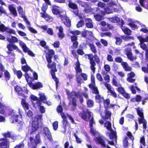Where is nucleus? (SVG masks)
<instances>
[{"label":"nucleus","instance_id":"obj_1","mask_svg":"<svg viewBox=\"0 0 148 148\" xmlns=\"http://www.w3.org/2000/svg\"><path fill=\"white\" fill-rule=\"evenodd\" d=\"M88 46L90 47V50L94 53V55H93L92 53H91L86 54L85 56H88V58L89 60L90 69L93 73H95L96 70L95 66L96 65V63L97 64H99L100 63V60L99 58L96 54L97 51L96 48L94 44L93 43H89Z\"/></svg>","mask_w":148,"mask_h":148},{"label":"nucleus","instance_id":"obj_2","mask_svg":"<svg viewBox=\"0 0 148 148\" xmlns=\"http://www.w3.org/2000/svg\"><path fill=\"white\" fill-rule=\"evenodd\" d=\"M70 33L73 35L71 36L70 37L71 41L73 43V47L74 49H77L79 45V43L77 41L78 36H77L79 35L82 34V36L86 38L88 33H92V32L84 30L81 32L79 30H75L71 31Z\"/></svg>","mask_w":148,"mask_h":148},{"label":"nucleus","instance_id":"obj_3","mask_svg":"<svg viewBox=\"0 0 148 148\" xmlns=\"http://www.w3.org/2000/svg\"><path fill=\"white\" fill-rule=\"evenodd\" d=\"M42 119V115H37L32 118V130L30 133V134L38 130L39 127V122L41 121Z\"/></svg>","mask_w":148,"mask_h":148},{"label":"nucleus","instance_id":"obj_4","mask_svg":"<svg viewBox=\"0 0 148 148\" xmlns=\"http://www.w3.org/2000/svg\"><path fill=\"white\" fill-rule=\"evenodd\" d=\"M137 114L140 117L138 118L139 123V124H143V129L146 130L147 127V121L144 119V113L143 110L140 107H138L136 108Z\"/></svg>","mask_w":148,"mask_h":148},{"label":"nucleus","instance_id":"obj_5","mask_svg":"<svg viewBox=\"0 0 148 148\" xmlns=\"http://www.w3.org/2000/svg\"><path fill=\"white\" fill-rule=\"evenodd\" d=\"M50 64H48L47 66L49 68H52V69L51 70V73L52 78L56 82V87L57 88L58 86V84L59 83V81L58 78L56 76L55 72L57 71L56 68V64L55 62H53L51 66H50Z\"/></svg>","mask_w":148,"mask_h":148},{"label":"nucleus","instance_id":"obj_6","mask_svg":"<svg viewBox=\"0 0 148 148\" xmlns=\"http://www.w3.org/2000/svg\"><path fill=\"white\" fill-rule=\"evenodd\" d=\"M66 93L68 99L72 98V100L69 103V105H70V104L72 105L73 107L71 108V110L74 111L76 109V106H77V99L74 97L72 98L73 95V91L70 92L69 90H67L66 91Z\"/></svg>","mask_w":148,"mask_h":148},{"label":"nucleus","instance_id":"obj_7","mask_svg":"<svg viewBox=\"0 0 148 148\" xmlns=\"http://www.w3.org/2000/svg\"><path fill=\"white\" fill-rule=\"evenodd\" d=\"M71 54L73 55L74 58L77 59V61L75 63V67L76 73H81L82 71V70L80 68V64L78 60V56L77 55L75 50H73L71 51Z\"/></svg>","mask_w":148,"mask_h":148},{"label":"nucleus","instance_id":"obj_8","mask_svg":"<svg viewBox=\"0 0 148 148\" xmlns=\"http://www.w3.org/2000/svg\"><path fill=\"white\" fill-rule=\"evenodd\" d=\"M79 116L86 121H88L91 117V112L88 110L83 111L79 113Z\"/></svg>","mask_w":148,"mask_h":148},{"label":"nucleus","instance_id":"obj_9","mask_svg":"<svg viewBox=\"0 0 148 148\" xmlns=\"http://www.w3.org/2000/svg\"><path fill=\"white\" fill-rule=\"evenodd\" d=\"M69 4L68 5L69 7L71 9L73 10H77L74 11H73L72 12L76 16H78L79 14V11L78 10V6L77 4L76 3H74L72 2L71 0H69L68 1Z\"/></svg>","mask_w":148,"mask_h":148},{"label":"nucleus","instance_id":"obj_10","mask_svg":"<svg viewBox=\"0 0 148 148\" xmlns=\"http://www.w3.org/2000/svg\"><path fill=\"white\" fill-rule=\"evenodd\" d=\"M16 113V112L12 109H9L8 110L7 116H11V117L12 119H15L12 121V123H13L14 120L16 122H18L17 119L18 115Z\"/></svg>","mask_w":148,"mask_h":148},{"label":"nucleus","instance_id":"obj_11","mask_svg":"<svg viewBox=\"0 0 148 148\" xmlns=\"http://www.w3.org/2000/svg\"><path fill=\"white\" fill-rule=\"evenodd\" d=\"M17 9L19 14L21 16V17L23 18L24 21H25L27 24L30 25V23L28 21L27 18L25 16L23 8L21 6H18Z\"/></svg>","mask_w":148,"mask_h":148},{"label":"nucleus","instance_id":"obj_12","mask_svg":"<svg viewBox=\"0 0 148 148\" xmlns=\"http://www.w3.org/2000/svg\"><path fill=\"white\" fill-rule=\"evenodd\" d=\"M100 24L103 27L102 28L103 31H107L112 29L113 27L109 23H106L104 21H101Z\"/></svg>","mask_w":148,"mask_h":148},{"label":"nucleus","instance_id":"obj_13","mask_svg":"<svg viewBox=\"0 0 148 148\" xmlns=\"http://www.w3.org/2000/svg\"><path fill=\"white\" fill-rule=\"evenodd\" d=\"M27 84L32 89L35 90L43 87V86L42 83L40 82H38L34 84L32 82H29Z\"/></svg>","mask_w":148,"mask_h":148},{"label":"nucleus","instance_id":"obj_14","mask_svg":"<svg viewBox=\"0 0 148 148\" xmlns=\"http://www.w3.org/2000/svg\"><path fill=\"white\" fill-rule=\"evenodd\" d=\"M54 54L55 52L53 49H51L48 51L46 55V59L48 64H49L51 62V59Z\"/></svg>","mask_w":148,"mask_h":148},{"label":"nucleus","instance_id":"obj_15","mask_svg":"<svg viewBox=\"0 0 148 148\" xmlns=\"http://www.w3.org/2000/svg\"><path fill=\"white\" fill-rule=\"evenodd\" d=\"M110 131L111 132L110 133H109V132H106V135L108 136V135L110 139L116 143L117 136L116 132L114 131L113 130Z\"/></svg>","mask_w":148,"mask_h":148},{"label":"nucleus","instance_id":"obj_16","mask_svg":"<svg viewBox=\"0 0 148 148\" xmlns=\"http://www.w3.org/2000/svg\"><path fill=\"white\" fill-rule=\"evenodd\" d=\"M44 133L47 136V138L50 142H52L53 140L52 139L51 134L48 128L47 127H44L43 130Z\"/></svg>","mask_w":148,"mask_h":148},{"label":"nucleus","instance_id":"obj_17","mask_svg":"<svg viewBox=\"0 0 148 148\" xmlns=\"http://www.w3.org/2000/svg\"><path fill=\"white\" fill-rule=\"evenodd\" d=\"M7 48L9 51L7 52V53L9 54L11 53V51L18 49L17 46L14 43H9L7 45Z\"/></svg>","mask_w":148,"mask_h":148},{"label":"nucleus","instance_id":"obj_18","mask_svg":"<svg viewBox=\"0 0 148 148\" xmlns=\"http://www.w3.org/2000/svg\"><path fill=\"white\" fill-rule=\"evenodd\" d=\"M29 139L30 142L32 145H33V143H34L33 142V141H35L36 145L40 143L41 142L40 136L39 133L36 135L35 140L32 137H30Z\"/></svg>","mask_w":148,"mask_h":148},{"label":"nucleus","instance_id":"obj_19","mask_svg":"<svg viewBox=\"0 0 148 148\" xmlns=\"http://www.w3.org/2000/svg\"><path fill=\"white\" fill-rule=\"evenodd\" d=\"M82 95L85 98L87 99L86 101V104L87 106L89 108L92 107L93 106L94 103L93 101L91 99H88V96L87 93L83 92Z\"/></svg>","mask_w":148,"mask_h":148},{"label":"nucleus","instance_id":"obj_20","mask_svg":"<svg viewBox=\"0 0 148 148\" xmlns=\"http://www.w3.org/2000/svg\"><path fill=\"white\" fill-rule=\"evenodd\" d=\"M110 7H105L104 8V11L103 10H100V9L99 8H96V11L97 12L99 11L100 13L103 15H104L106 14V13L107 14H110L111 13L112 10L109 8Z\"/></svg>","mask_w":148,"mask_h":148},{"label":"nucleus","instance_id":"obj_21","mask_svg":"<svg viewBox=\"0 0 148 148\" xmlns=\"http://www.w3.org/2000/svg\"><path fill=\"white\" fill-rule=\"evenodd\" d=\"M14 88L15 90L19 96H22L25 98L26 96L24 95L25 92L22 90V88L18 85H17L14 87Z\"/></svg>","mask_w":148,"mask_h":148},{"label":"nucleus","instance_id":"obj_22","mask_svg":"<svg viewBox=\"0 0 148 148\" xmlns=\"http://www.w3.org/2000/svg\"><path fill=\"white\" fill-rule=\"evenodd\" d=\"M0 69L2 71H4V76L6 80H9L10 78V75L9 72L7 70L5 71L4 67L1 63L0 62Z\"/></svg>","mask_w":148,"mask_h":148},{"label":"nucleus","instance_id":"obj_23","mask_svg":"<svg viewBox=\"0 0 148 148\" xmlns=\"http://www.w3.org/2000/svg\"><path fill=\"white\" fill-rule=\"evenodd\" d=\"M9 144L8 143L6 138H0V148H8L9 147Z\"/></svg>","mask_w":148,"mask_h":148},{"label":"nucleus","instance_id":"obj_24","mask_svg":"<svg viewBox=\"0 0 148 148\" xmlns=\"http://www.w3.org/2000/svg\"><path fill=\"white\" fill-rule=\"evenodd\" d=\"M2 135L4 137L3 138H6V140L8 141L7 138H10L12 140H14L16 138V136L12 134L11 132L9 131L5 132L2 134Z\"/></svg>","mask_w":148,"mask_h":148},{"label":"nucleus","instance_id":"obj_25","mask_svg":"<svg viewBox=\"0 0 148 148\" xmlns=\"http://www.w3.org/2000/svg\"><path fill=\"white\" fill-rule=\"evenodd\" d=\"M30 69V67L27 64L22 66H21L22 70L25 73V74H24V76L25 79L26 78H27V77H29V74L28 73V72L29 71V69Z\"/></svg>","mask_w":148,"mask_h":148},{"label":"nucleus","instance_id":"obj_26","mask_svg":"<svg viewBox=\"0 0 148 148\" xmlns=\"http://www.w3.org/2000/svg\"><path fill=\"white\" fill-rule=\"evenodd\" d=\"M126 54L127 58L131 61H133L136 59V57H134L131 51V50L129 49L126 50Z\"/></svg>","mask_w":148,"mask_h":148},{"label":"nucleus","instance_id":"obj_27","mask_svg":"<svg viewBox=\"0 0 148 148\" xmlns=\"http://www.w3.org/2000/svg\"><path fill=\"white\" fill-rule=\"evenodd\" d=\"M30 75H29V77H27V78H26L25 79L27 83H29V82H32L34 80H37L38 79V74L35 71L33 73V77H32Z\"/></svg>","mask_w":148,"mask_h":148},{"label":"nucleus","instance_id":"obj_28","mask_svg":"<svg viewBox=\"0 0 148 148\" xmlns=\"http://www.w3.org/2000/svg\"><path fill=\"white\" fill-rule=\"evenodd\" d=\"M56 28L59 30V32L58 33V36L59 38L62 39L65 36V35L63 33V29L62 26H57Z\"/></svg>","mask_w":148,"mask_h":148},{"label":"nucleus","instance_id":"obj_29","mask_svg":"<svg viewBox=\"0 0 148 148\" xmlns=\"http://www.w3.org/2000/svg\"><path fill=\"white\" fill-rule=\"evenodd\" d=\"M121 65L125 71H132V68L128 66L126 62H123L121 63Z\"/></svg>","mask_w":148,"mask_h":148},{"label":"nucleus","instance_id":"obj_30","mask_svg":"<svg viewBox=\"0 0 148 148\" xmlns=\"http://www.w3.org/2000/svg\"><path fill=\"white\" fill-rule=\"evenodd\" d=\"M105 116H103L102 118L104 120H108L111 119V112L110 111L106 109L105 110Z\"/></svg>","mask_w":148,"mask_h":148},{"label":"nucleus","instance_id":"obj_31","mask_svg":"<svg viewBox=\"0 0 148 148\" xmlns=\"http://www.w3.org/2000/svg\"><path fill=\"white\" fill-rule=\"evenodd\" d=\"M139 2L141 6L148 10V0H139Z\"/></svg>","mask_w":148,"mask_h":148},{"label":"nucleus","instance_id":"obj_32","mask_svg":"<svg viewBox=\"0 0 148 148\" xmlns=\"http://www.w3.org/2000/svg\"><path fill=\"white\" fill-rule=\"evenodd\" d=\"M9 9L12 14L15 17L17 16V13L15 8L12 5H10L8 7Z\"/></svg>","mask_w":148,"mask_h":148},{"label":"nucleus","instance_id":"obj_33","mask_svg":"<svg viewBox=\"0 0 148 148\" xmlns=\"http://www.w3.org/2000/svg\"><path fill=\"white\" fill-rule=\"evenodd\" d=\"M103 15L99 14H95L94 15V17L95 20L97 21H100L104 18Z\"/></svg>","mask_w":148,"mask_h":148},{"label":"nucleus","instance_id":"obj_34","mask_svg":"<svg viewBox=\"0 0 148 148\" xmlns=\"http://www.w3.org/2000/svg\"><path fill=\"white\" fill-rule=\"evenodd\" d=\"M86 21H88V22L86 23V26L88 28H91L93 27V25L92 24V21L90 18H87L86 19Z\"/></svg>","mask_w":148,"mask_h":148},{"label":"nucleus","instance_id":"obj_35","mask_svg":"<svg viewBox=\"0 0 148 148\" xmlns=\"http://www.w3.org/2000/svg\"><path fill=\"white\" fill-rule=\"evenodd\" d=\"M96 141L99 144L101 145V146L105 147H106L105 142L104 140L100 137H98L96 138Z\"/></svg>","mask_w":148,"mask_h":148},{"label":"nucleus","instance_id":"obj_36","mask_svg":"<svg viewBox=\"0 0 148 148\" xmlns=\"http://www.w3.org/2000/svg\"><path fill=\"white\" fill-rule=\"evenodd\" d=\"M13 72L15 75H16L18 78L20 79L22 77L23 75L22 71L21 70H16V69H14Z\"/></svg>","mask_w":148,"mask_h":148},{"label":"nucleus","instance_id":"obj_37","mask_svg":"<svg viewBox=\"0 0 148 148\" xmlns=\"http://www.w3.org/2000/svg\"><path fill=\"white\" fill-rule=\"evenodd\" d=\"M122 30L124 33L127 35L130 36L131 34L132 31L128 28L125 26L121 28Z\"/></svg>","mask_w":148,"mask_h":148},{"label":"nucleus","instance_id":"obj_38","mask_svg":"<svg viewBox=\"0 0 148 148\" xmlns=\"http://www.w3.org/2000/svg\"><path fill=\"white\" fill-rule=\"evenodd\" d=\"M104 108L107 109L108 108H110V107L109 106L110 104V100L109 99H106L103 100Z\"/></svg>","mask_w":148,"mask_h":148},{"label":"nucleus","instance_id":"obj_39","mask_svg":"<svg viewBox=\"0 0 148 148\" xmlns=\"http://www.w3.org/2000/svg\"><path fill=\"white\" fill-rule=\"evenodd\" d=\"M21 103L24 109H26L27 110L29 109V104L25 99L23 98L21 99Z\"/></svg>","mask_w":148,"mask_h":148},{"label":"nucleus","instance_id":"obj_40","mask_svg":"<svg viewBox=\"0 0 148 148\" xmlns=\"http://www.w3.org/2000/svg\"><path fill=\"white\" fill-rule=\"evenodd\" d=\"M104 97H101V95L99 94H97L95 96V99L96 101L99 103H101L103 100Z\"/></svg>","mask_w":148,"mask_h":148},{"label":"nucleus","instance_id":"obj_41","mask_svg":"<svg viewBox=\"0 0 148 148\" xmlns=\"http://www.w3.org/2000/svg\"><path fill=\"white\" fill-rule=\"evenodd\" d=\"M104 127L108 130L110 131L112 130L111 127V124L109 121H107L104 124Z\"/></svg>","mask_w":148,"mask_h":148},{"label":"nucleus","instance_id":"obj_42","mask_svg":"<svg viewBox=\"0 0 148 148\" xmlns=\"http://www.w3.org/2000/svg\"><path fill=\"white\" fill-rule=\"evenodd\" d=\"M64 24L68 27H70L71 25V21L67 17L65 18L63 21Z\"/></svg>","mask_w":148,"mask_h":148},{"label":"nucleus","instance_id":"obj_43","mask_svg":"<svg viewBox=\"0 0 148 148\" xmlns=\"http://www.w3.org/2000/svg\"><path fill=\"white\" fill-rule=\"evenodd\" d=\"M114 38L116 40L115 44L118 45H120L122 42V38L116 36Z\"/></svg>","mask_w":148,"mask_h":148},{"label":"nucleus","instance_id":"obj_44","mask_svg":"<svg viewBox=\"0 0 148 148\" xmlns=\"http://www.w3.org/2000/svg\"><path fill=\"white\" fill-rule=\"evenodd\" d=\"M56 7H57V6L55 5L53 6V8L52 9V13L54 14L57 15L59 14L60 13V12L59 10L57 8H55Z\"/></svg>","mask_w":148,"mask_h":148},{"label":"nucleus","instance_id":"obj_45","mask_svg":"<svg viewBox=\"0 0 148 148\" xmlns=\"http://www.w3.org/2000/svg\"><path fill=\"white\" fill-rule=\"evenodd\" d=\"M84 11L86 13H90L91 14H95V10L91 8H85L84 9Z\"/></svg>","mask_w":148,"mask_h":148},{"label":"nucleus","instance_id":"obj_46","mask_svg":"<svg viewBox=\"0 0 148 148\" xmlns=\"http://www.w3.org/2000/svg\"><path fill=\"white\" fill-rule=\"evenodd\" d=\"M128 142L127 140V137H125L123 143V146L124 148H127L128 147Z\"/></svg>","mask_w":148,"mask_h":148},{"label":"nucleus","instance_id":"obj_47","mask_svg":"<svg viewBox=\"0 0 148 148\" xmlns=\"http://www.w3.org/2000/svg\"><path fill=\"white\" fill-rule=\"evenodd\" d=\"M121 38L125 41H127L131 39H133V37L132 36H121Z\"/></svg>","mask_w":148,"mask_h":148},{"label":"nucleus","instance_id":"obj_48","mask_svg":"<svg viewBox=\"0 0 148 148\" xmlns=\"http://www.w3.org/2000/svg\"><path fill=\"white\" fill-rule=\"evenodd\" d=\"M40 14H41V17L44 18L49 19L50 18V16L46 12H41Z\"/></svg>","mask_w":148,"mask_h":148},{"label":"nucleus","instance_id":"obj_49","mask_svg":"<svg viewBox=\"0 0 148 148\" xmlns=\"http://www.w3.org/2000/svg\"><path fill=\"white\" fill-rule=\"evenodd\" d=\"M77 52L79 55L82 56L84 54V53L83 51V48L82 47L81 48L78 49L77 50Z\"/></svg>","mask_w":148,"mask_h":148},{"label":"nucleus","instance_id":"obj_50","mask_svg":"<svg viewBox=\"0 0 148 148\" xmlns=\"http://www.w3.org/2000/svg\"><path fill=\"white\" fill-rule=\"evenodd\" d=\"M7 29V27H5L3 24H1L0 25V32H4Z\"/></svg>","mask_w":148,"mask_h":148},{"label":"nucleus","instance_id":"obj_51","mask_svg":"<svg viewBox=\"0 0 148 148\" xmlns=\"http://www.w3.org/2000/svg\"><path fill=\"white\" fill-rule=\"evenodd\" d=\"M111 19L113 22L115 23H119L120 21V18L117 16L112 17Z\"/></svg>","mask_w":148,"mask_h":148},{"label":"nucleus","instance_id":"obj_52","mask_svg":"<svg viewBox=\"0 0 148 148\" xmlns=\"http://www.w3.org/2000/svg\"><path fill=\"white\" fill-rule=\"evenodd\" d=\"M112 83L113 85L116 87L121 86V85L119 83H118L117 81L114 78H113L112 81Z\"/></svg>","mask_w":148,"mask_h":148},{"label":"nucleus","instance_id":"obj_53","mask_svg":"<svg viewBox=\"0 0 148 148\" xmlns=\"http://www.w3.org/2000/svg\"><path fill=\"white\" fill-rule=\"evenodd\" d=\"M40 99L41 101L43 102V100H47L44 94H39Z\"/></svg>","mask_w":148,"mask_h":148},{"label":"nucleus","instance_id":"obj_54","mask_svg":"<svg viewBox=\"0 0 148 148\" xmlns=\"http://www.w3.org/2000/svg\"><path fill=\"white\" fill-rule=\"evenodd\" d=\"M5 113L4 107L0 102V113L4 114Z\"/></svg>","mask_w":148,"mask_h":148},{"label":"nucleus","instance_id":"obj_55","mask_svg":"<svg viewBox=\"0 0 148 148\" xmlns=\"http://www.w3.org/2000/svg\"><path fill=\"white\" fill-rule=\"evenodd\" d=\"M63 109L62 106L60 105L58 106L57 108V111L58 113H61L63 112Z\"/></svg>","mask_w":148,"mask_h":148},{"label":"nucleus","instance_id":"obj_56","mask_svg":"<svg viewBox=\"0 0 148 148\" xmlns=\"http://www.w3.org/2000/svg\"><path fill=\"white\" fill-rule=\"evenodd\" d=\"M73 135L75 138L76 141L77 143H82V141L80 138L78 137L75 133H74Z\"/></svg>","mask_w":148,"mask_h":148},{"label":"nucleus","instance_id":"obj_57","mask_svg":"<svg viewBox=\"0 0 148 148\" xmlns=\"http://www.w3.org/2000/svg\"><path fill=\"white\" fill-rule=\"evenodd\" d=\"M140 143L143 144V145L145 146L146 145V143L145 142V137L144 136L140 138Z\"/></svg>","mask_w":148,"mask_h":148},{"label":"nucleus","instance_id":"obj_58","mask_svg":"<svg viewBox=\"0 0 148 148\" xmlns=\"http://www.w3.org/2000/svg\"><path fill=\"white\" fill-rule=\"evenodd\" d=\"M123 60L121 57L118 56L116 57L115 59V61L116 62L118 63H122Z\"/></svg>","mask_w":148,"mask_h":148},{"label":"nucleus","instance_id":"obj_59","mask_svg":"<svg viewBox=\"0 0 148 148\" xmlns=\"http://www.w3.org/2000/svg\"><path fill=\"white\" fill-rule=\"evenodd\" d=\"M47 8V5L46 3H43L41 7V10L43 12H46Z\"/></svg>","mask_w":148,"mask_h":148},{"label":"nucleus","instance_id":"obj_60","mask_svg":"<svg viewBox=\"0 0 148 148\" xmlns=\"http://www.w3.org/2000/svg\"><path fill=\"white\" fill-rule=\"evenodd\" d=\"M53 126L54 130H56L58 127V122L55 121L53 123Z\"/></svg>","mask_w":148,"mask_h":148},{"label":"nucleus","instance_id":"obj_61","mask_svg":"<svg viewBox=\"0 0 148 148\" xmlns=\"http://www.w3.org/2000/svg\"><path fill=\"white\" fill-rule=\"evenodd\" d=\"M84 24V22L82 20H80L78 22L77 24V27L79 28L83 26Z\"/></svg>","mask_w":148,"mask_h":148},{"label":"nucleus","instance_id":"obj_62","mask_svg":"<svg viewBox=\"0 0 148 148\" xmlns=\"http://www.w3.org/2000/svg\"><path fill=\"white\" fill-rule=\"evenodd\" d=\"M104 84L107 89L108 90V91H110L112 90V87L110 84L107 83L106 82H104Z\"/></svg>","mask_w":148,"mask_h":148},{"label":"nucleus","instance_id":"obj_63","mask_svg":"<svg viewBox=\"0 0 148 148\" xmlns=\"http://www.w3.org/2000/svg\"><path fill=\"white\" fill-rule=\"evenodd\" d=\"M117 90L119 92L121 93L122 95L125 92V90L124 88L121 87H119L117 89Z\"/></svg>","mask_w":148,"mask_h":148},{"label":"nucleus","instance_id":"obj_64","mask_svg":"<svg viewBox=\"0 0 148 148\" xmlns=\"http://www.w3.org/2000/svg\"><path fill=\"white\" fill-rule=\"evenodd\" d=\"M81 73V76L83 78V79L84 81L88 79L87 75L86 73H82V72Z\"/></svg>","mask_w":148,"mask_h":148}]
</instances>
